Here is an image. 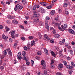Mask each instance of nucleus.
Wrapping results in <instances>:
<instances>
[{
  "label": "nucleus",
  "instance_id": "f257e3e1",
  "mask_svg": "<svg viewBox=\"0 0 75 75\" xmlns=\"http://www.w3.org/2000/svg\"><path fill=\"white\" fill-rule=\"evenodd\" d=\"M23 8V6H20V5L18 4L16 5V6H15L14 8V10L16 11L17 10H21Z\"/></svg>",
  "mask_w": 75,
  "mask_h": 75
},
{
  "label": "nucleus",
  "instance_id": "f03ea898",
  "mask_svg": "<svg viewBox=\"0 0 75 75\" xmlns=\"http://www.w3.org/2000/svg\"><path fill=\"white\" fill-rule=\"evenodd\" d=\"M7 51L9 57H12L13 55V53L10 50V49L8 48L7 49Z\"/></svg>",
  "mask_w": 75,
  "mask_h": 75
},
{
  "label": "nucleus",
  "instance_id": "7ed1b4c3",
  "mask_svg": "<svg viewBox=\"0 0 75 75\" xmlns=\"http://www.w3.org/2000/svg\"><path fill=\"white\" fill-rule=\"evenodd\" d=\"M35 14L33 15V17H37L38 18V17H40V13H37L36 11H35Z\"/></svg>",
  "mask_w": 75,
  "mask_h": 75
},
{
  "label": "nucleus",
  "instance_id": "20e7f679",
  "mask_svg": "<svg viewBox=\"0 0 75 75\" xmlns=\"http://www.w3.org/2000/svg\"><path fill=\"white\" fill-rule=\"evenodd\" d=\"M61 27L62 28L64 29V30H65V29L67 28V27H68L67 25V24H64L63 25H62Z\"/></svg>",
  "mask_w": 75,
  "mask_h": 75
},
{
  "label": "nucleus",
  "instance_id": "39448f33",
  "mask_svg": "<svg viewBox=\"0 0 75 75\" xmlns=\"http://www.w3.org/2000/svg\"><path fill=\"white\" fill-rule=\"evenodd\" d=\"M18 58L19 59H21L22 57L21 56V52H19L18 53Z\"/></svg>",
  "mask_w": 75,
  "mask_h": 75
},
{
  "label": "nucleus",
  "instance_id": "423d86ee",
  "mask_svg": "<svg viewBox=\"0 0 75 75\" xmlns=\"http://www.w3.org/2000/svg\"><path fill=\"white\" fill-rule=\"evenodd\" d=\"M2 37L5 40V41H7V40L8 39V37L7 36H6L4 35H2Z\"/></svg>",
  "mask_w": 75,
  "mask_h": 75
},
{
  "label": "nucleus",
  "instance_id": "0eeeda50",
  "mask_svg": "<svg viewBox=\"0 0 75 75\" xmlns=\"http://www.w3.org/2000/svg\"><path fill=\"white\" fill-rule=\"evenodd\" d=\"M8 18L10 19H14V16L11 15H9L8 16Z\"/></svg>",
  "mask_w": 75,
  "mask_h": 75
},
{
  "label": "nucleus",
  "instance_id": "6e6552de",
  "mask_svg": "<svg viewBox=\"0 0 75 75\" xmlns=\"http://www.w3.org/2000/svg\"><path fill=\"white\" fill-rule=\"evenodd\" d=\"M69 33H70L71 34H75V32H74V31L72 29H69Z\"/></svg>",
  "mask_w": 75,
  "mask_h": 75
},
{
  "label": "nucleus",
  "instance_id": "1a4fd4ad",
  "mask_svg": "<svg viewBox=\"0 0 75 75\" xmlns=\"http://www.w3.org/2000/svg\"><path fill=\"white\" fill-rule=\"evenodd\" d=\"M9 34H11V35H14L15 34V31L11 30V31L9 32Z\"/></svg>",
  "mask_w": 75,
  "mask_h": 75
},
{
  "label": "nucleus",
  "instance_id": "9d476101",
  "mask_svg": "<svg viewBox=\"0 0 75 75\" xmlns=\"http://www.w3.org/2000/svg\"><path fill=\"white\" fill-rule=\"evenodd\" d=\"M38 11L39 12H40V11H42V12H44V9H43V8H41L38 10Z\"/></svg>",
  "mask_w": 75,
  "mask_h": 75
},
{
  "label": "nucleus",
  "instance_id": "9b49d317",
  "mask_svg": "<svg viewBox=\"0 0 75 75\" xmlns=\"http://www.w3.org/2000/svg\"><path fill=\"white\" fill-rule=\"evenodd\" d=\"M44 51L45 54H47V55H48V50L47 49H45Z\"/></svg>",
  "mask_w": 75,
  "mask_h": 75
},
{
  "label": "nucleus",
  "instance_id": "f8f14e48",
  "mask_svg": "<svg viewBox=\"0 0 75 75\" xmlns=\"http://www.w3.org/2000/svg\"><path fill=\"white\" fill-rule=\"evenodd\" d=\"M58 28L60 31H64V29L62 28L61 27H60L59 26H58Z\"/></svg>",
  "mask_w": 75,
  "mask_h": 75
},
{
  "label": "nucleus",
  "instance_id": "ddd939ff",
  "mask_svg": "<svg viewBox=\"0 0 75 75\" xmlns=\"http://www.w3.org/2000/svg\"><path fill=\"white\" fill-rule=\"evenodd\" d=\"M51 53L52 54V55L54 56V57H55L57 56L56 54H55V53L54 52H53V51H51Z\"/></svg>",
  "mask_w": 75,
  "mask_h": 75
},
{
  "label": "nucleus",
  "instance_id": "4468645a",
  "mask_svg": "<svg viewBox=\"0 0 75 75\" xmlns=\"http://www.w3.org/2000/svg\"><path fill=\"white\" fill-rule=\"evenodd\" d=\"M64 67V66L63 65V64H59V68H60L61 69V68H62Z\"/></svg>",
  "mask_w": 75,
  "mask_h": 75
},
{
  "label": "nucleus",
  "instance_id": "2eb2a0df",
  "mask_svg": "<svg viewBox=\"0 0 75 75\" xmlns=\"http://www.w3.org/2000/svg\"><path fill=\"white\" fill-rule=\"evenodd\" d=\"M50 14L51 15H52V16H53V15H54V14H55V11L54 10L50 12Z\"/></svg>",
  "mask_w": 75,
  "mask_h": 75
},
{
  "label": "nucleus",
  "instance_id": "dca6fc26",
  "mask_svg": "<svg viewBox=\"0 0 75 75\" xmlns=\"http://www.w3.org/2000/svg\"><path fill=\"white\" fill-rule=\"evenodd\" d=\"M35 21H37L38 22H39V19L38 18L37 19H34L33 20V22L34 23V22H35Z\"/></svg>",
  "mask_w": 75,
  "mask_h": 75
},
{
  "label": "nucleus",
  "instance_id": "f3484780",
  "mask_svg": "<svg viewBox=\"0 0 75 75\" xmlns=\"http://www.w3.org/2000/svg\"><path fill=\"white\" fill-rule=\"evenodd\" d=\"M44 36L45 37L46 39H47V40H50V38L48 37V36H47V35H45Z\"/></svg>",
  "mask_w": 75,
  "mask_h": 75
},
{
  "label": "nucleus",
  "instance_id": "a211bd4d",
  "mask_svg": "<svg viewBox=\"0 0 75 75\" xmlns=\"http://www.w3.org/2000/svg\"><path fill=\"white\" fill-rule=\"evenodd\" d=\"M35 41L34 40L32 41L31 42V45H34L35 44Z\"/></svg>",
  "mask_w": 75,
  "mask_h": 75
},
{
  "label": "nucleus",
  "instance_id": "6ab92c4d",
  "mask_svg": "<svg viewBox=\"0 0 75 75\" xmlns=\"http://www.w3.org/2000/svg\"><path fill=\"white\" fill-rule=\"evenodd\" d=\"M5 29H6V32H8V31L10 30V28L6 26L5 27Z\"/></svg>",
  "mask_w": 75,
  "mask_h": 75
},
{
  "label": "nucleus",
  "instance_id": "aec40b11",
  "mask_svg": "<svg viewBox=\"0 0 75 75\" xmlns=\"http://www.w3.org/2000/svg\"><path fill=\"white\" fill-rule=\"evenodd\" d=\"M41 62L42 65H43H43L45 64V62L43 60H42Z\"/></svg>",
  "mask_w": 75,
  "mask_h": 75
},
{
  "label": "nucleus",
  "instance_id": "412c9836",
  "mask_svg": "<svg viewBox=\"0 0 75 75\" xmlns=\"http://www.w3.org/2000/svg\"><path fill=\"white\" fill-rule=\"evenodd\" d=\"M71 67H73V68L75 67V64H74V63L73 62H72L71 63Z\"/></svg>",
  "mask_w": 75,
  "mask_h": 75
},
{
  "label": "nucleus",
  "instance_id": "4be33fe9",
  "mask_svg": "<svg viewBox=\"0 0 75 75\" xmlns=\"http://www.w3.org/2000/svg\"><path fill=\"white\" fill-rule=\"evenodd\" d=\"M59 44H60V45H62L64 44V43L63 42H62V41H60L59 42Z\"/></svg>",
  "mask_w": 75,
  "mask_h": 75
},
{
  "label": "nucleus",
  "instance_id": "5701e85b",
  "mask_svg": "<svg viewBox=\"0 0 75 75\" xmlns=\"http://www.w3.org/2000/svg\"><path fill=\"white\" fill-rule=\"evenodd\" d=\"M59 36H60L59 34H57L55 35L54 37L57 38H59Z\"/></svg>",
  "mask_w": 75,
  "mask_h": 75
},
{
  "label": "nucleus",
  "instance_id": "b1692460",
  "mask_svg": "<svg viewBox=\"0 0 75 75\" xmlns=\"http://www.w3.org/2000/svg\"><path fill=\"white\" fill-rule=\"evenodd\" d=\"M54 60L52 59L50 65H52L54 63Z\"/></svg>",
  "mask_w": 75,
  "mask_h": 75
},
{
  "label": "nucleus",
  "instance_id": "393cba45",
  "mask_svg": "<svg viewBox=\"0 0 75 75\" xmlns=\"http://www.w3.org/2000/svg\"><path fill=\"white\" fill-rule=\"evenodd\" d=\"M67 6H68V4H67V3H65L64 4V6H63V7L64 8L65 7H67Z\"/></svg>",
  "mask_w": 75,
  "mask_h": 75
},
{
  "label": "nucleus",
  "instance_id": "a878e982",
  "mask_svg": "<svg viewBox=\"0 0 75 75\" xmlns=\"http://www.w3.org/2000/svg\"><path fill=\"white\" fill-rule=\"evenodd\" d=\"M73 72V70H71L69 71V74H70V75H71Z\"/></svg>",
  "mask_w": 75,
  "mask_h": 75
},
{
  "label": "nucleus",
  "instance_id": "bb28decb",
  "mask_svg": "<svg viewBox=\"0 0 75 75\" xmlns=\"http://www.w3.org/2000/svg\"><path fill=\"white\" fill-rule=\"evenodd\" d=\"M25 54H26V52H25V51L22 52V54L23 56H25Z\"/></svg>",
  "mask_w": 75,
  "mask_h": 75
},
{
  "label": "nucleus",
  "instance_id": "cd10ccee",
  "mask_svg": "<svg viewBox=\"0 0 75 75\" xmlns=\"http://www.w3.org/2000/svg\"><path fill=\"white\" fill-rule=\"evenodd\" d=\"M28 38L29 40H32V39H33V38H34V37L30 36L28 37Z\"/></svg>",
  "mask_w": 75,
  "mask_h": 75
},
{
  "label": "nucleus",
  "instance_id": "c85d7f7f",
  "mask_svg": "<svg viewBox=\"0 0 75 75\" xmlns=\"http://www.w3.org/2000/svg\"><path fill=\"white\" fill-rule=\"evenodd\" d=\"M1 4H2V5L4 6V7H5V2L3 1H1Z\"/></svg>",
  "mask_w": 75,
  "mask_h": 75
},
{
  "label": "nucleus",
  "instance_id": "c756f323",
  "mask_svg": "<svg viewBox=\"0 0 75 75\" xmlns=\"http://www.w3.org/2000/svg\"><path fill=\"white\" fill-rule=\"evenodd\" d=\"M13 21V23H15V24H17L18 23V21H17L16 20H14Z\"/></svg>",
  "mask_w": 75,
  "mask_h": 75
},
{
  "label": "nucleus",
  "instance_id": "7c9ffc66",
  "mask_svg": "<svg viewBox=\"0 0 75 75\" xmlns=\"http://www.w3.org/2000/svg\"><path fill=\"white\" fill-rule=\"evenodd\" d=\"M63 63L65 66H67V63L66 61H64Z\"/></svg>",
  "mask_w": 75,
  "mask_h": 75
},
{
  "label": "nucleus",
  "instance_id": "2f4dec72",
  "mask_svg": "<svg viewBox=\"0 0 75 75\" xmlns=\"http://www.w3.org/2000/svg\"><path fill=\"white\" fill-rule=\"evenodd\" d=\"M41 54H42L41 52L40 51H38L37 52V54L39 55H41Z\"/></svg>",
  "mask_w": 75,
  "mask_h": 75
},
{
  "label": "nucleus",
  "instance_id": "473e14b6",
  "mask_svg": "<svg viewBox=\"0 0 75 75\" xmlns=\"http://www.w3.org/2000/svg\"><path fill=\"white\" fill-rule=\"evenodd\" d=\"M22 0V2L23 4H25L26 3V2L25 1V0Z\"/></svg>",
  "mask_w": 75,
  "mask_h": 75
},
{
  "label": "nucleus",
  "instance_id": "72a5a7b5",
  "mask_svg": "<svg viewBox=\"0 0 75 75\" xmlns=\"http://www.w3.org/2000/svg\"><path fill=\"white\" fill-rule=\"evenodd\" d=\"M33 10H35L37 8V5H35L33 8Z\"/></svg>",
  "mask_w": 75,
  "mask_h": 75
},
{
  "label": "nucleus",
  "instance_id": "f704fd0d",
  "mask_svg": "<svg viewBox=\"0 0 75 75\" xmlns=\"http://www.w3.org/2000/svg\"><path fill=\"white\" fill-rule=\"evenodd\" d=\"M5 57V56L4 55H2L1 56V59H3Z\"/></svg>",
  "mask_w": 75,
  "mask_h": 75
},
{
  "label": "nucleus",
  "instance_id": "c9c22d12",
  "mask_svg": "<svg viewBox=\"0 0 75 75\" xmlns=\"http://www.w3.org/2000/svg\"><path fill=\"white\" fill-rule=\"evenodd\" d=\"M45 25L46 26H48V21H45Z\"/></svg>",
  "mask_w": 75,
  "mask_h": 75
},
{
  "label": "nucleus",
  "instance_id": "e433bc0d",
  "mask_svg": "<svg viewBox=\"0 0 75 75\" xmlns=\"http://www.w3.org/2000/svg\"><path fill=\"white\" fill-rule=\"evenodd\" d=\"M56 74L57 75H62V73L60 72H57V73Z\"/></svg>",
  "mask_w": 75,
  "mask_h": 75
},
{
  "label": "nucleus",
  "instance_id": "4c0bfd02",
  "mask_svg": "<svg viewBox=\"0 0 75 75\" xmlns=\"http://www.w3.org/2000/svg\"><path fill=\"white\" fill-rule=\"evenodd\" d=\"M7 23L9 25V24H11V21H10V20H8L7 21Z\"/></svg>",
  "mask_w": 75,
  "mask_h": 75
},
{
  "label": "nucleus",
  "instance_id": "58836bf2",
  "mask_svg": "<svg viewBox=\"0 0 75 75\" xmlns=\"http://www.w3.org/2000/svg\"><path fill=\"white\" fill-rule=\"evenodd\" d=\"M70 54H71V55H73V51L72 50H70Z\"/></svg>",
  "mask_w": 75,
  "mask_h": 75
},
{
  "label": "nucleus",
  "instance_id": "ea45409f",
  "mask_svg": "<svg viewBox=\"0 0 75 75\" xmlns=\"http://www.w3.org/2000/svg\"><path fill=\"white\" fill-rule=\"evenodd\" d=\"M67 61H70V60H71V57H67Z\"/></svg>",
  "mask_w": 75,
  "mask_h": 75
},
{
  "label": "nucleus",
  "instance_id": "a19ab883",
  "mask_svg": "<svg viewBox=\"0 0 75 75\" xmlns=\"http://www.w3.org/2000/svg\"><path fill=\"white\" fill-rule=\"evenodd\" d=\"M45 28H46V29H47V30L48 31H49V26H46L45 27Z\"/></svg>",
  "mask_w": 75,
  "mask_h": 75
},
{
  "label": "nucleus",
  "instance_id": "79ce46f5",
  "mask_svg": "<svg viewBox=\"0 0 75 75\" xmlns=\"http://www.w3.org/2000/svg\"><path fill=\"white\" fill-rule=\"evenodd\" d=\"M24 50L25 51H27V50L28 49V48H27V47L25 46L23 48Z\"/></svg>",
  "mask_w": 75,
  "mask_h": 75
},
{
  "label": "nucleus",
  "instance_id": "37998d69",
  "mask_svg": "<svg viewBox=\"0 0 75 75\" xmlns=\"http://www.w3.org/2000/svg\"><path fill=\"white\" fill-rule=\"evenodd\" d=\"M31 63L32 64V66H33L34 65V61L33 60H31Z\"/></svg>",
  "mask_w": 75,
  "mask_h": 75
},
{
  "label": "nucleus",
  "instance_id": "c03bdc74",
  "mask_svg": "<svg viewBox=\"0 0 75 75\" xmlns=\"http://www.w3.org/2000/svg\"><path fill=\"white\" fill-rule=\"evenodd\" d=\"M61 12H62V10H61V9H59L58 10V13H60Z\"/></svg>",
  "mask_w": 75,
  "mask_h": 75
},
{
  "label": "nucleus",
  "instance_id": "a18cd8bd",
  "mask_svg": "<svg viewBox=\"0 0 75 75\" xmlns=\"http://www.w3.org/2000/svg\"><path fill=\"white\" fill-rule=\"evenodd\" d=\"M46 21H47L48 20H50V18H49V17L47 16L46 17Z\"/></svg>",
  "mask_w": 75,
  "mask_h": 75
},
{
  "label": "nucleus",
  "instance_id": "49530a36",
  "mask_svg": "<svg viewBox=\"0 0 75 75\" xmlns=\"http://www.w3.org/2000/svg\"><path fill=\"white\" fill-rule=\"evenodd\" d=\"M39 25H40V26H42V25H43V24L42 22H40V23H39Z\"/></svg>",
  "mask_w": 75,
  "mask_h": 75
},
{
  "label": "nucleus",
  "instance_id": "de8ad7c7",
  "mask_svg": "<svg viewBox=\"0 0 75 75\" xmlns=\"http://www.w3.org/2000/svg\"><path fill=\"white\" fill-rule=\"evenodd\" d=\"M4 55H7V52L6 50H4Z\"/></svg>",
  "mask_w": 75,
  "mask_h": 75
},
{
  "label": "nucleus",
  "instance_id": "09e8293b",
  "mask_svg": "<svg viewBox=\"0 0 75 75\" xmlns=\"http://www.w3.org/2000/svg\"><path fill=\"white\" fill-rule=\"evenodd\" d=\"M26 65H30V62H28V61H27L26 62Z\"/></svg>",
  "mask_w": 75,
  "mask_h": 75
},
{
  "label": "nucleus",
  "instance_id": "8fccbe9b",
  "mask_svg": "<svg viewBox=\"0 0 75 75\" xmlns=\"http://www.w3.org/2000/svg\"><path fill=\"white\" fill-rule=\"evenodd\" d=\"M46 8L48 9H50V8H52V7L51 6H47L46 7Z\"/></svg>",
  "mask_w": 75,
  "mask_h": 75
},
{
  "label": "nucleus",
  "instance_id": "3c124183",
  "mask_svg": "<svg viewBox=\"0 0 75 75\" xmlns=\"http://www.w3.org/2000/svg\"><path fill=\"white\" fill-rule=\"evenodd\" d=\"M24 59L25 61H28V60H27V57H26L24 56Z\"/></svg>",
  "mask_w": 75,
  "mask_h": 75
},
{
  "label": "nucleus",
  "instance_id": "603ef678",
  "mask_svg": "<svg viewBox=\"0 0 75 75\" xmlns=\"http://www.w3.org/2000/svg\"><path fill=\"white\" fill-rule=\"evenodd\" d=\"M9 41L10 42H13V40L12 39L10 38L9 39Z\"/></svg>",
  "mask_w": 75,
  "mask_h": 75
},
{
  "label": "nucleus",
  "instance_id": "864d4df0",
  "mask_svg": "<svg viewBox=\"0 0 75 75\" xmlns=\"http://www.w3.org/2000/svg\"><path fill=\"white\" fill-rule=\"evenodd\" d=\"M53 33L54 34H55V29H54L53 30Z\"/></svg>",
  "mask_w": 75,
  "mask_h": 75
},
{
  "label": "nucleus",
  "instance_id": "5fc2aeb1",
  "mask_svg": "<svg viewBox=\"0 0 75 75\" xmlns=\"http://www.w3.org/2000/svg\"><path fill=\"white\" fill-rule=\"evenodd\" d=\"M50 42L51 43H54V40H50Z\"/></svg>",
  "mask_w": 75,
  "mask_h": 75
},
{
  "label": "nucleus",
  "instance_id": "6e6d98bb",
  "mask_svg": "<svg viewBox=\"0 0 75 75\" xmlns=\"http://www.w3.org/2000/svg\"><path fill=\"white\" fill-rule=\"evenodd\" d=\"M20 28H23V29H24V26H23L22 25H20Z\"/></svg>",
  "mask_w": 75,
  "mask_h": 75
},
{
  "label": "nucleus",
  "instance_id": "4d7b16f0",
  "mask_svg": "<svg viewBox=\"0 0 75 75\" xmlns=\"http://www.w3.org/2000/svg\"><path fill=\"white\" fill-rule=\"evenodd\" d=\"M21 40H23V41H24V40H25V38L24 37H22Z\"/></svg>",
  "mask_w": 75,
  "mask_h": 75
},
{
  "label": "nucleus",
  "instance_id": "13d9d810",
  "mask_svg": "<svg viewBox=\"0 0 75 75\" xmlns=\"http://www.w3.org/2000/svg\"><path fill=\"white\" fill-rule=\"evenodd\" d=\"M17 62H18L16 60H15L14 61V64H16V63H17Z\"/></svg>",
  "mask_w": 75,
  "mask_h": 75
},
{
  "label": "nucleus",
  "instance_id": "bf43d9fd",
  "mask_svg": "<svg viewBox=\"0 0 75 75\" xmlns=\"http://www.w3.org/2000/svg\"><path fill=\"white\" fill-rule=\"evenodd\" d=\"M54 66L53 65H52L51 67V69H54Z\"/></svg>",
  "mask_w": 75,
  "mask_h": 75
},
{
  "label": "nucleus",
  "instance_id": "052dcab7",
  "mask_svg": "<svg viewBox=\"0 0 75 75\" xmlns=\"http://www.w3.org/2000/svg\"><path fill=\"white\" fill-rule=\"evenodd\" d=\"M55 50H56L57 51H58L59 50V48L58 47H57L56 48Z\"/></svg>",
  "mask_w": 75,
  "mask_h": 75
},
{
  "label": "nucleus",
  "instance_id": "680f3d73",
  "mask_svg": "<svg viewBox=\"0 0 75 75\" xmlns=\"http://www.w3.org/2000/svg\"><path fill=\"white\" fill-rule=\"evenodd\" d=\"M72 68H73V67H72V66H69V69H72Z\"/></svg>",
  "mask_w": 75,
  "mask_h": 75
},
{
  "label": "nucleus",
  "instance_id": "e2e57ef3",
  "mask_svg": "<svg viewBox=\"0 0 75 75\" xmlns=\"http://www.w3.org/2000/svg\"><path fill=\"white\" fill-rule=\"evenodd\" d=\"M6 4H8V5H9V4H10V2L9 1H8V2H6Z\"/></svg>",
  "mask_w": 75,
  "mask_h": 75
},
{
  "label": "nucleus",
  "instance_id": "0e129e2a",
  "mask_svg": "<svg viewBox=\"0 0 75 75\" xmlns=\"http://www.w3.org/2000/svg\"><path fill=\"white\" fill-rule=\"evenodd\" d=\"M71 44L73 45H75V42H74V41H72L71 42Z\"/></svg>",
  "mask_w": 75,
  "mask_h": 75
},
{
  "label": "nucleus",
  "instance_id": "69168bd1",
  "mask_svg": "<svg viewBox=\"0 0 75 75\" xmlns=\"http://www.w3.org/2000/svg\"><path fill=\"white\" fill-rule=\"evenodd\" d=\"M35 58L36 59H37V60H39V59H40V57H35Z\"/></svg>",
  "mask_w": 75,
  "mask_h": 75
},
{
  "label": "nucleus",
  "instance_id": "338daca9",
  "mask_svg": "<svg viewBox=\"0 0 75 75\" xmlns=\"http://www.w3.org/2000/svg\"><path fill=\"white\" fill-rule=\"evenodd\" d=\"M11 37L12 38H15V36L14 35H11Z\"/></svg>",
  "mask_w": 75,
  "mask_h": 75
},
{
  "label": "nucleus",
  "instance_id": "774afa93",
  "mask_svg": "<svg viewBox=\"0 0 75 75\" xmlns=\"http://www.w3.org/2000/svg\"><path fill=\"white\" fill-rule=\"evenodd\" d=\"M0 68L1 69H2V70H3V69H4V67H3V66H1Z\"/></svg>",
  "mask_w": 75,
  "mask_h": 75
}]
</instances>
